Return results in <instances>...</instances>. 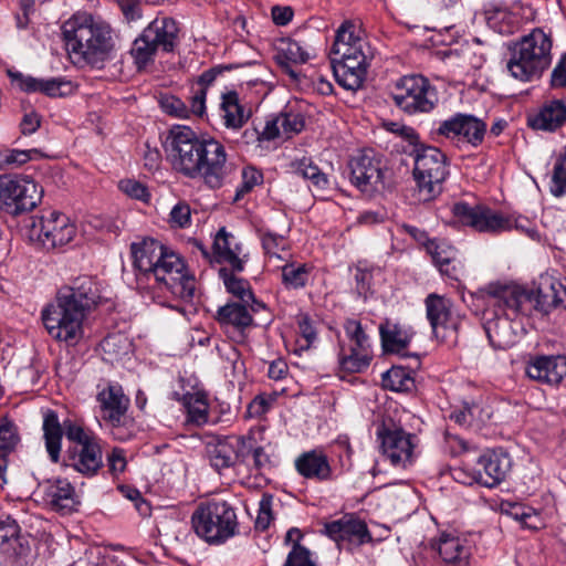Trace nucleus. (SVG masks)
I'll use <instances>...</instances> for the list:
<instances>
[{"mask_svg":"<svg viewBox=\"0 0 566 566\" xmlns=\"http://www.w3.org/2000/svg\"><path fill=\"white\" fill-rule=\"evenodd\" d=\"M453 217L463 226L471 227L478 232L501 233L516 229L532 239L538 233L532 222L524 217L513 218L496 212L483 205L470 206L467 202H457L451 209Z\"/></svg>","mask_w":566,"mask_h":566,"instance_id":"obj_7","label":"nucleus"},{"mask_svg":"<svg viewBox=\"0 0 566 566\" xmlns=\"http://www.w3.org/2000/svg\"><path fill=\"white\" fill-rule=\"evenodd\" d=\"M41 156H42L41 151L35 148L28 149V150L11 149V150H7L2 155L4 164L17 165V166L23 165V164L28 163L29 160L41 157Z\"/></svg>","mask_w":566,"mask_h":566,"instance_id":"obj_57","label":"nucleus"},{"mask_svg":"<svg viewBox=\"0 0 566 566\" xmlns=\"http://www.w3.org/2000/svg\"><path fill=\"white\" fill-rule=\"evenodd\" d=\"M272 504L273 496L264 493L259 502V510L255 518V527L258 530L265 531L270 526L273 520Z\"/></svg>","mask_w":566,"mask_h":566,"instance_id":"obj_54","label":"nucleus"},{"mask_svg":"<svg viewBox=\"0 0 566 566\" xmlns=\"http://www.w3.org/2000/svg\"><path fill=\"white\" fill-rule=\"evenodd\" d=\"M165 148L176 172L200 179L211 189L221 188L231 172L224 145L213 137H200L188 126H174Z\"/></svg>","mask_w":566,"mask_h":566,"instance_id":"obj_1","label":"nucleus"},{"mask_svg":"<svg viewBox=\"0 0 566 566\" xmlns=\"http://www.w3.org/2000/svg\"><path fill=\"white\" fill-rule=\"evenodd\" d=\"M290 226H286L282 232L272 229L261 228L258 230L263 251L269 260L286 261L290 251L289 241Z\"/></svg>","mask_w":566,"mask_h":566,"instance_id":"obj_36","label":"nucleus"},{"mask_svg":"<svg viewBox=\"0 0 566 566\" xmlns=\"http://www.w3.org/2000/svg\"><path fill=\"white\" fill-rule=\"evenodd\" d=\"M510 20L511 15L504 9H496L486 13L488 25L501 34H507L513 31Z\"/></svg>","mask_w":566,"mask_h":566,"instance_id":"obj_53","label":"nucleus"},{"mask_svg":"<svg viewBox=\"0 0 566 566\" xmlns=\"http://www.w3.org/2000/svg\"><path fill=\"white\" fill-rule=\"evenodd\" d=\"M99 301L98 284L91 276H78L62 286L41 312L48 334L57 342L75 346L84 337V321Z\"/></svg>","mask_w":566,"mask_h":566,"instance_id":"obj_2","label":"nucleus"},{"mask_svg":"<svg viewBox=\"0 0 566 566\" xmlns=\"http://www.w3.org/2000/svg\"><path fill=\"white\" fill-rule=\"evenodd\" d=\"M126 464V457L123 449L114 448L107 455V467L113 475L124 472Z\"/></svg>","mask_w":566,"mask_h":566,"instance_id":"obj_62","label":"nucleus"},{"mask_svg":"<svg viewBox=\"0 0 566 566\" xmlns=\"http://www.w3.org/2000/svg\"><path fill=\"white\" fill-rule=\"evenodd\" d=\"M304 128V118L301 114L283 113L269 119L262 132L256 128L248 132L252 137L273 140L275 138H291Z\"/></svg>","mask_w":566,"mask_h":566,"instance_id":"obj_26","label":"nucleus"},{"mask_svg":"<svg viewBox=\"0 0 566 566\" xmlns=\"http://www.w3.org/2000/svg\"><path fill=\"white\" fill-rule=\"evenodd\" d=\"M377 439L385 459L394 467L406 469L413 461L416 437L401 428L385 424L377 429Z\"/></svg>","mask_w":566,"mask_h":566,"instance_id":"obj_16","label":"nucleus"},{"mask_svg":"<svg viewBox=\"0 0 566 566\" xmlns=\"http://www.w3.org/2000/svg\"><path fill=\"white\" fill-rule=\"evenodd\" d=\"M30 553V544L0 545V566H19L20 559Z\"/></svg>","mask_w":566,"mask_h":566,"instance_id":"obj_49","label":"nucleus"},{"mask_svg":"<svg viewBox=\"0 0 566 566\" xmlns=\"http://www.w3.org/2000/svg\"><path fill=\"white\" fill-rule=\"evenodd\" d=\"M525 374L538 384L557 386L566 377V355H531L525 364Z\"/></svg>","mask_w":566,"mask_h":566,"instance_id":"obj_21","label":"nucleus"},{"mask_svg":"<svg viewBox=\"0 0 566 566\" xmlns=\"http://www.w3.org/2000/svg\"><path fill=\"white\" fill-rule=\"evenodd\" d=\"M384 128L397 136H400L402 139L407 140L413 148H417L421 143L419 140L418 133L410 126H407L399 122H386L384 123Z\"/></svg>","mask_w":566,"mask_h":566,"instance_id":"obj_55","label":"nucleus"},{"mask_svg":"<svg viewBox=\"0 0 566 566\" xmlns=\"http://www.w3.org/2000/svg\"><path fill=\"white\" fill-rule=\"evenodd\" d=\"M332 54L340 61L354 60L368 63L373 56L369 44L363 39L361 30L350 21H345L337 30Z\"/></svg>","mask_w":566,"mask_h":566,"instance_id":"obj_19","label":"nucleus"},{"mask_svg":"<svg viewBox=\"0 0 566 566\" xmlns=\"http://www.w3.org/2000/svg\"><path fill=\"white\" fill-rule=\"evenodd\" d=\"M63 34L74 63L101 69L114 57L112 28L99 17L78 11L65 21Z\"/></svg>","mask_w":566,"mask_h":566,"instance_id":"obj_4","label":"nucleus"},{"mask_svg":"<svg viewBox=\"0 0 566 566\" xmlns=\"http://www.w3.org/2000/svg\"><path fill=\"white\" fill-rule=\"evenodd\" d=\"M295 469L303 478L319 482L328 481L333 475L327 455L317 449L300 454L295 459Z\"/></svg>","mask_w":566,"mask_h":566,"instance_id":"obj_29","label":"nucleus"},{"mask_svg":"<svg viewBox=\"0 0 566 566\" xmlns=\"http://www.w3.org/2000/svg\"><path fill=\"white\" fill-rule=\"evenodd\" d=\"M284 566H316L311 560L310 551L298 544H294L292 551L289 553Z\"/></svg>","mask_w":566,"mask_h":566,"instance_id":"obj_60","label":"nucleus"},{"mask_svg":"<svg viewBox=\"0 0 566 566\" xmlns=\"http://www.w3.org/2000/svg\"><path fill=\"white\" fill-rule=\"evenodd\" d=\"M311 266L305 263H286L282 266V282L285 287L298 290L304 287L310 279Z\"/></svg>","mask_w":566,"mask_h":566,"instance_id":"obj_42","label":"nucleus"},{"mask_svg":"<svg viewBox=\"0 0 566 566\" xmlns=\"http://www.w3.org/2000/svg\"><path fill=\"white\" fill-rule=\"evenodd\" d=\"M41 197L42 190L28 177H0V208L9 214L32 210Z\"/></svg>","mask_w":566,"mask_h":566,"instance_id":"obj_14","label":"nucleus"},{"mask_svg":"<svg viewBox=\"0 0 566 566\" xmlns=\"http://www.w3.org/2000/svg\"><path fill=\"white\" fill-rule=\"evenodd\" d=\"M352 182L361 191L378 190L384 186V165L373 150L354 156L349 163Z\"/></svg>","mask_w":566,"mask_h":566,"instance_id":"obj_20","label":"nucleus"},{"mask_svg":"<svg viewBox=\"0 0 566 566\" xmlns=\"http://www.w3.org/2000/svg\"><path fill=\"white\" fill-rule=\"evenodd\" d=\"M478 469L473 476L463 483L471 484L476 482L488 488L500 484L511 470L512 461L507 453L503 451H488L480 455L478 460Z\"/></svg>","mask_w":566,"mask_h":566,"instance_id":"obj_22","label":"nucleus"},{"mask_svg":"<svg viewBox=\"0 0 566 566\" xmlns=\"http://www.w3.org/2000/svg\"><path fill=\"white\" fill-rule=\"evenodd\" d=\"M31 232L49 250L71 242L75 237L76 228L65 214L49 211L33 223Z\"/></svg>","mask_w":566,"mask_h":566,"instance_id":"obj_17","label":"nucleus"},{"mask_svg":"<svg viewBox=\"0 0 566 566\" xmlns=\"http://www.w3.org/2000/svg\"><path fill=\"white\" fill-rule=\"evenodd\" d=\"M509 514L515 520L521 521L526 527L530 528H538V516L535 511L531 507H524L518 504H514L511 506Z\"/></svg>","mask_w":566,"mask_h":566,"instance_id":"obj_58","label":"nucleus"},{"mask_svg":"<svg viewBox=\"0 0 566 566\" xmlns=\"http://www.w3.org/2000/svg\"><path fill=\"white\" fill-rule=\"evenodd\" d=\"M240 440L234 442L229 439L220 440L214 444L208 447V457L210 464L220 472L221 470L233 467L239 458L237 444Z\"/></svg>","mask_w":566,"mask_h":566,"instance_id":"obj_38","label":"nucleus"},{"mask_svg":"<svg viewBox=\"0 0 566 566\" xmlns=\"http://www.w3.org/2000/svg\"><path fill=\"white\" fill-rule=\"evenodd\" d=\"M41 489L43 490V500L53 510L61 512H71L76 504L74 486L66 479H51L45 481Z\"/></svg>","mask_w":566,"mask_h":566,"instance_id":"obj_28","label":"nucleus"},{"mask_svg":"<svg viewBox=\"0 0 566 566\" xmlns=\"http://www.w3.org/2000/svg\"><path fill=\"white\" fill-rule=\"evenodd\" d=\"M118 187L125 195L133 199L146 202L150 197L147 187L134 179L120 180Z\"/></svg>","mask_w":566,"mask_h":566,"instance_id":"obj_56","label":"nucleus"},{"mask_svg":"<svg viewBox=\"0 0 566 566\" xmlns=\"http://www.w3.org/2000/svg\"><path fill=\"white\" fill-rule=\"evenodd\" d=\"M427 318L436 337L447 338L458 327V319L453 315L452 303L438 294H429L424 300Z\"/></svg>","mask_w":566,"mask_h":566,"instance_id":"obj_23","label":"nucleus"},{"mask_svg":"<svg viewBox=\"0 0 566 566\" xmlns=\"http://www.w3.org/2000/svg\"><path fill=\"white\" fill-rule=\"evenodd\" d=\"M166 247L154 239L132 244V255L135 268L149 281L155 266H157Z\"/></svg>","mask_w":566,"mask_h":566,"instance_id":"obj_32","label":"nucleus"},{"mask_svg":"<svg viewBox=\"0 0 566 566\" xmlns=\"http://www.w3.org/2000/svg\"><path fill=\"white\" fill-rule=\"evenodd\" d=\"M20 437L17 426L3 418L0 420V453H7L18 446Z\"/></svg>","mask_w":566,"mask_h":566,"instance_id":"obj_48","label":"nucleus"},{"mask_svg":"<svg viewBox=\"0 0 566 566\" xmlns=\"http://www.w3.org/2000/svg\"><path fill=\"white\" fill-rule=\"evenodd\" d=\"M178 39L177 23L169 18L151 21L133 42L130 54L138 69L153 63L159 51H174Z\"/></svg>","mask_w":566,"mask_h":566,"instance_id":"obj_10","label":"nucleus"},{"mask_svg":"<svg viewBox=\"0 0 566 566\" xmlns=\"http://www.w3.org/2000/svg\"><path fill=\"white\" fill-rule=\"evenodd\" d=\"M195 533L205 542L220 545L233 537L238 532V520L234 509L226 501L201 503L191 516Z\"/></svg>","mask_w":566,"mask_h":566,"instance_id":"obj_8","label":"nucleus"},{"mask_svg":"<svg viewBox=\"0 0 566 566\" xmlns=\"http://www.w3.org/2000/svg\"><path fill=\"white\" fill-rule=\"evenodd\" d=\"M411 156L415 160L413 177L419 200L429 201L441 193L449 175L447 156L439 148L423 144L413 148Z\"/></svg>","mask_w":566,"mask_h":566,"instance_id":"obj_9","label":"nucleus"},{"mask_svg":"<svg viewBox=\"0 0 566 566\" xmlns=\"http://www.w3.org/2000/svg\"><path fill=\"white\" fill-rule=\"evenodd\" d=\"M191 221V210L188 203L178 202L170 211V222L179 228H186Z\"/></svg>","mask_w":566,"mask_h":566,"instance_id":"obj_61","label":"nucleus"},{"mask_svg":"<svg viewBox=\"0 0 566 566\" xmlns=\"http://www.w3.org/2000/svg\"><path fill=\"white\" fill-rule=\"evenodd\" d=\"M438 553L441 558L453 566H467L471 555V546L465 538L451 533H444L438 542Z\"/></svg>","mask_w":566,"mask_h":566,"instance_id":"obj_34","label":"nucleus"},{"mask_svg":"<svg viewBox=\"0 0 566 566\" xmlns=\"http://www.w3.org/2000/svg\"><path fill=\"white\" fill-rule=\"evenodd\" d=\"M324 534L336 543L347 541L361 545L371 541L366 523L354 515H345L339 520L326 523Z\"/></svg>","mask_w":566,"mask_h":566,"instance_id":"obj_25","label":"nucleus"},{"mask_svg":"<svg viewBox=\"0 0 566 566\" xmlns=\"http://www.w3.org/2000/svg\"><path fill=\"white\" fill-rule=\"evenodd\" d=\"M382 348L386 353H402L411 342L413 333L410 327L386 319L379 325Z\"/></svg>","mask_w":566,"mask_h":566,"instance_id":"obj_35","label":"nucleus"},{"mask_svg":"<svg viewBox=\"0 0 566 566\" xmlns=\"http://www.w3.org/2000/svg\"><path fill=\"white\" fill-rule=\"evenodd\" d=\"M552 38L542 29H533L511 48L506 69L512 77L531 82L541 77L552 62Z\"/></svg>","mask_w":566,"mask_h":566,"instance_id":"obj_6","label":"nucleus"},{"mask_svg":"<svg viewBox=\"0 0 566 566\" xmlns=\"http://www.w3.org/2000/svg\"><path fill=\"white\" fill-rule=\"evenodd\" d=\"M392 98L400 109L410 115L429 113L438 103L434 87L421 75H408L398 80Z\"/></svg>","mask_w":566,"mask_h":566,"instance_id":"obj_13","label":"nucleus"},{"mask_svg":"<svg viewBox=\"0 0 566 566\" xmlns=\"http://www.w3.org/2000/svg\"><path fill=\"white\" fill-rule=\"evenodd\" d=\"M551 84L553 87L566 86V54L559 60L551 74Z\"/></svg>","mask_w":566,"mask_h":566,"instance_id":"obj_64","label":"nucleus"},{"mask_svg":"<svg viewBox=\"0 0 566 566\" xmlns=\"http://www.w3.org/2000/svg\"><path fill=\"white\" fill-rule=\"evenodd\" d=\"M504 284H490L483 292V301L486 305L484 313V331L494 349H507L518 340L521 325L515 322L520 315H514L507 306L489 303V294L494 286Z\"/></svg>","mask_w":566,"mask_h":566,"instance_id":"obj_12","label":"nucleus"},{"mask_svg":"<svg viewBox=\"0 0 566 566\" xmlns=\"http://www.w3.org/2000/svg\"><path fill=\"white\" fill-rule=\"evenodd\" d=\"M184 406L188 412V420L196 424H203L208 421V403L201 394H186L182 397Z\"/></svg>","mask_w":566,"mask_h":566,"instance_id":"obj_44","label":"nucleus"},{"mask_svg":"<svg viewBox=\"0 0 566 566\" xmlns=\"http://www.w3.org/2000/svg\"><path fill=\"white\" fill-rule=\"evenodd\" d=\"M213 252L217 262L227 263L233 271L241 272L244 269L245 255L241 256L242 249L235 238L221 228L213 241Z\"/></svg>","mask_w":566,"mask_h":566,"instance_id":"obj_30","label":"nucleus"},{"mask_svg":"<svg viewBox=\"0 0 566 566\" xmlns=\"http://www.w3.org/2000/svg\"><path fill=\"white\" fill-rule=\"evenodd\" d=\"M8 75L14 86L27 93L42 92L50 97H61L74 90L73 83L62 77L41 80L12 70L8 71Z\"/></svg>","mask_w":566,"mask_h":566,"instance_id":"obj_24","label":"nucleus"},{"mask_svg":"<svg viewBox=\"0 0 566 566\" xmlns=\"http://www.w3.org/2000/svg\"><path fill=\"white\" fill-rule=\"evenodd\" d=\"M244 303H229L218 311V321L221 324L232 325L243 329L252 324V315Z\"/></svg>","mask_w":566,"mask_h":566,"instance_id":"obj_40","label":"nucleus"},{"mask_svg":"<svg viewBox=\"0 0 566 566\" xmlns=\"http://www.w3.org/2000/svg\"><path fill=\"white\" fill-rule=\"evenodd\" d=\"M64 434L67 440L74 443L67 450L69 465L85 476L95 475L103 467V451L99 439L71 420L60 423L55 412H46L43 419V436L52 462L56 463L60 460Z\"/></svg>","mask_w":566,"mask_h":566,"instance_id":"obj_3","label":"nucleus"},{"mask_svg":"<svg viewBox=\"0 0 566 566\" xmlns=\"http://www.w3.org/2000/svg\"><path fill=\"white\" fill-rule=\"evenodd\" d=\"M486 128V123L481 118L472 114L455 113L439 122L432 134L457 145L479 147L484 140Z\"/></svg>","mask_w":566,"mask_h":566,"instance_id":"obj_15","label":"nucleus"},{"mask_svg":"<svg viewBox=\"0 0 566 566\" xmlns=\"http://www.w3.org/2000/svg\"><path fill=\"white\" fill-rule=\"evenodd\" d=\"M427 252L431 255L438 269L450 265L458 256L457 250L444 240H430L426 244Z\"/></svg>","mask_w":566,"mask_h":566,"instance_id":"obj_45","label":"nucleus"},{"mask_svg":"<svg viewBox=\"0 0 566 566\" xmlns=\"http://www.w3.org/2000/svg\"><path fill=\"white\" fill-rule=\"evenodd\" d=\"M279 51L292 63H306L314 55V50L311 46L294 39L281 40Z\"/></svg>","mask_w":566,"mask_h":566,"instance_id":"obj_43","label":"nucleus"},{"mask_svg":"<svg viewBox=\"0 0 566 566\" xmlns=\"http://www.w3.org/2000/svg\"><path fill=\"white\" fill-rule=\"evenodd\" d=\"M382 387L391 391L407 392L415 388L411 373L403 367L394 366L382 374Z\"/></svg>","mask_w":566,"mask_h":566,"instance_id":"obj_41","label":"nucleus"},{"mask_svg":"<svg viewBox=\"0 0 566 566\" xmlns=\"http://www.w3.org/2000/svg\"><path fill=\"white\" fill-rule=\"evenodd\" d=\"M371 360L369 348L350 346L348 350L340 346L338 353V368L347 374L361 373L368 368Z\"/></svg>","mask_w":566,"mask_h":566,"instance_id":"obj_39","label":"nucleus"},{"mask_svg":"<svg viewBox=\"0 0 566 566\" xmlns=\"http://www.w3.org/2000/svg\"><path fill=\"white\" fill-rule=\"evenodd\" d=\"M479 412L480 407L478 405L464 402L461 407L454 409L449 417L455 423L469 427L472 426ZM485 419L486 417L483 416V411L481 409V422H484Z\"/></svg>","mask_w":566,"mask_h":566,"instance_id":"obj_50","label":"nucleus"},{"mask_svg":"<svg viewBox=\"0 0 566 566\" xmlns=\"http://www.w3.org/2000/svg\"><path fill=\"white\" fill-rule=\"evenodd\" d=\"M566 300V287L556 277L541 275L534 290H527L516 284H504L492 287L489 303H504L514 315L533 316L546 315L560 306Z\"/></svg>","mask_w":566,"mask_h":566,"instance_id":"obj_5","label":"nucleus"},{"mask_svg":"<svg viewBox=\"0 0 566 566\" xmlns=\"http://www.w3.org/2000/svg\"><path fill=\"white\" fill-rule=\"evenodd\" d=\"M4 544H9V546L29 544V541L21 536V528L17 521L10 516L0 518V545Z\"/></svg>","mask_w":566,"mask_h":566,"instance_id":"obj_46","label":"nucleus"},{"mask_svg":"<svg viewBox=\"0 0 566 566\" xmlns=\"http://www.w3.org/2000/svg\"><path fill=\"white\" fill-rule=\"evenodd\" d=\"M219 275L223 280L227 291L240 302L249 305L252 312H259L261 308H264V304L255 300L250 283L247 280L235 276L227 269H220Z\"/></svg>","mask_w":566,"mask_h":566,"instance_id":"obj_37","label":"nucleus"},{"mask_svg":"<svg viewBox=\"0 0 566 566\" xmlns=\"http://www.w3.org/2000/svg\"><path fill=\"white\" fill-rule=\"evenodd\" d=\"M368 63L348 60L340 61L332 57V66L337 83L348 91H357L361 87L366 77Z\"/></svg>","mask_w":566,"mask_h":566,"instance_id":"obj_33","label":"nucleus"},{"mask_svg":"<svg viewBox=\"0 0 566 566\" xmlns=\"http://www.w3.org/2000/svg\"><path fill=\"white\" fill-rule=\"evenodd\" d=\"M344 329L348 339L353 343L352 346L359 348H369V338L364 332L360 322L348 318L344 324Z\"/></svg>","mask_w":566,"mask_h":566,"instance_id":"obj_52","label":"nucleus"},{"mask_svg":"<svg viewBox=\"0 0 566 566\" xmlns=\"http://www.w3.org/2000/svg\"><path fill=\"white\" fill-rule=\"evenodd\" d=\"M150 279H154L159 289L165 287L175 297L191 302L195 296L196 282L184 260L174 251L165 249L163 258L151 272Z\"/></svg>","mask_w":566,"mask_h":566,"instance_id":"obj_11","label":"nucleus"},{"mask_svg":"<svg viewBox=\"0 0 566 566\" xmlns=\"http://www.w3.org/2000/svg\"><path fill=\"white\" fill-rule=\"evenodd\" d=\"M101 409V417L113 428V436L116 439L125 440L129 437L123 432V426L126 424V411L128 398L124 395L122 387L108 384L101 389L96 396Z\"/></svg>","mask_w":566,"mask_h":566,"instance_id":"obj_18","label":"nucleus"},{"mask_svg":"<svg viewBox=\"0 0 566 566\" xmlns=\"http://www.w3.org/2000/svg\"><path fill=\"white\" fill-rule=\"evenodd\" d=\"M296 172L303 178L311 180L317 189H325L328 180L325 174L308 158H302L296 164Z\"/></svg>","mask_w":566,"mask_h":566,"instance_id":"obj_47","label":"nucleus"},{"mask_svg":"<svg viewBox=\"0 0 566 566\" xmlns=\"http://www.w3.org/2000/svg\"><path fill=\"white\" fill-rule=\"evenodd\" d=\"M251 115V109L241 103L237 92L230 91L222 94L220 117L226 128L231 130L241 129Z\"/></svg>","mask_w":566,"mask_h":566,"instance_id":"obj_31","label":"nucleus"},{"mask_svg":"<svg viewBox=\"0 0 566 566\" xmlns=\"http://www.w3.org/2000/svg\"><path fill=\"white\" fill-rule=\"evenodd\" d=\"M206 96L205 88H198L190 98V106H188V117L192 115L201 117L206 113Z\"/></svg>","mask_w":566,"mask_h":566,"instance_id":"obj_63","label":"nucleus"},{"mask_svg":"<svg viewBox=\"0 0 566 566\" xmlns=\"http://www.w3.org/2000/svg\"><path fill=\"white\" fill-rule=\"evenodd\" d=\"M161 108L165 113L178 117V118H189L188 117V105L185 104L179 97L176 96H166L160 101Z\"/></svg>","mask_w":566,"mask_h":566,"instance_id":"obj_59","label":"nucleus"},{"mask_svg":"<svg viewBox=\"0 0 566 566\" xmlns=\"http://www.w3.org/2000/svg\"><path fill=\"white\" fill-rule=\"evenodd\" d=\"M566 123V103L564 99L546 101L537 112L528 115L531 128L544 132H555Z\"/></svg>","mask_w":566,"mask_h":566,"instance_id":"obj_27","label":"nucleus"},{"mask_svg":"<svg viewBox=\"0 0 566 566\" xmlns=\"http://www.w3.org/2000/svg\"><path fill=\"white\" fill-rule=\"evenodd\" d=\"M241 185L238 187L234 200H239L245 193L250 192L255 186L260 185L263 180V175L254 167H245L241 172Z\"/></svg>","mask_w":566,"mask_h":566,"instance_id":"obj_51","label":"nucleus"}]
</instances>
